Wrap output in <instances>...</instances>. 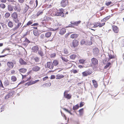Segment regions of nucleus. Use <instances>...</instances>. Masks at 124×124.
Wrapping results in <instances>:
<instances>
[{
    "instance_id": "338daca9",
    "label": "nucleus",
    "mask_w": 124,
    "mask_h": 124,
    "mask_svg": "<svg viewBox=\"0 0 124 124\" xmlns=\"http://www.w3.org/2000/svg\"><path fill=\"white\" fill-rule=\"evenodd\" d=\"M55 76L54 75H51V76L50 79H53L55 78Z\"/></svg>"
},
{
    "instance_id": "c9c22d12",
    "label": "nucleus",
    "mask_w": 124,
    "mask_h": 124,
    "mask_svg": "<svg viewBox=\"0 0 124 124\" xmlns=\"http://www.w3.org/2000/svg\"><path fill=\"white\" fill-rule=\"evenodd\" d=\"M108 55L109 56V60L114 58V56L112 55L111 54H108Z\"/></svg>"
},
{
    "instance_id": "0e129e2a",
    "label": "nucleus",
    "mask_w": 124,
    "mask_h": 124,
    "mask_svg": "<svg viewBox=\"0 0 124 124\" xmlns=\"http://www.w3.org/2000/svg\"><path fill=\"white\" fill-rule=\"evenodd\" d=\"M0 86L1 87H4L1 80H0Z\"/></svg>"
},
{
    "instance_id": "e433bc0d",
    "label": "nucleus",
    "mask_w": 124,
    "mask_h": 124,
    "mask_svg": "<svg viewBox=\"0 0 124 124\" xmlns=\"http://www.w3.org/2000/svg\"><path fill=\"white\" fill-rule=\"evenodd\" d=\"M10 16V14L9 13H6L5 14V17L6 18H8Z\"/></svg>"
},
{
    "instance_id": "3c124183",
    "label": "nucleus",
    "mask_w": 124,
    "mask_h": 124,
    "mask_svg": "<svg viewBox=\"0 0 124 124\" xmlns=\"http://www.w3.org/2000/svg\"><path fill=\"white\" fill-rule=\"evenodd\" d=\"M64 54H67L68 53V52L67 49L65 48L64 50Z\"/></svg>"
},
{
    "instance_id": "a211bd4d",
    "label": "nucleus",
    "mask_w": 124,
    "mask_h": 124,
    "mask_svg": "<svg viewBox=\"0 0 124 124\" xmlns=\"http://www.w3.org/2000/svg\"><path fill=\"white\" fill-rule=\"evenodd\" d=\"M14 25L13 23L11 21H9L8 23V25L10 28L13 27Z\"/></svg>"
},
{
    "instance_id": "9d476101",
    "label": "nucleus",
    "mask_w": 124,
    "mask_h": 124,
    "mask_svg": "<svg viewBox=\"0 0 124 124\" xmlns=\"http://www.w3.org/2000/svg\"><path fill=\"white\" fill-rule=\"evenodd\" d=\"M39 47L37 46H33L31 48L32 51L35 53H37V51L39 50Z\"/></svg>"
},
{
    "instance_id": "ea45409f",
    "label": "nucleus",
    "mask_w": 124,
    "mask_h": 124,
    "mask_svg": "<svg viewBox=\"0 0 124 124\" xmlns=\"http://www.w3.org/2000/svg\"><path fill=\"white\" fill-rule=\"evenodd\" d=\"M86 71H87V73L88 75H89L92 73V71L90 69H88Z\"/></svg>"
},
{
    "instance_id": "c03bdc74",
    "label": "nucleus",
    "mask_w": 124,
    "mask_h": 124,
    "mask_svg": "<svg viewBox=\"0 0 124 124\" xmlns=\"http://www.w3.org/2000/svg\"><path fill=\"white\" fill-rule=\"evenodd\" d=\"M50 17H45L44 18V20L45 21H48L50 20Z\"/></svg>"
},
{
    "instance_id": "4c0bfd02",
    "label": "nucleus",
    "mask_w": 124,
    "mask_h": 124,
    "mask_svg": "<svg viewBox=\"0 0 124 124\" xmlns=\"http://www.w3.org/2000/svg\"><path fill=\"white\" fill-rule=\"evenodd\" d=\"M9 85V81L8 80L5 81L4 82V85H5L6 86L8 85Z\"/></svg>"
},
{
    "instance_id": "39448f33",
    "label": "nucleus",
    "mask_w": 124,
    "mask_h": 124,
    "mask_svg": "<svg viewBox=\"0 0 124 124\" xmlns=\"http://www.w3.org/2000/svg\"><path fill=\"white\" fill-rule=\"evenodd\" d=\"M47 67L50 69L52 70L53 69L54 66L51 61L47 62Z\"/></svg>"
},
{
    "instance_id": "ddd939ff",
    "label": "nucleus",
    "mask_w": 124,
    "mask_h": 124,
    "mask_svg": "<svg viewBox=\"0 0 124 124\" xmlns=\"http://www.w3.org/2000/svg\"><path fill=\"white\" fill-rule=\"evenodd\" d=\"M66 30L65 28H62L60 31L59 33L61 35H63L66 32Z\"/></svg>"
},
{
    "instance_id": "e2e57ef3",
    "label": "nucleus",
    "mask_w": 124,
    "mask_h": 124,
    "mask_svg": "<svg viewBox=\"0 0 124 124\" xmlns=\"http://www.w3.org/2000/svg\"><path fill=\"white\" fill-rule=\"evenodd\" d=\"M5 106L4 105L1 107V109H2V110L1 111V112L2 111H4V108L5 107Z\"/></svg>"
},
{
    "instance_id": "f704fd0d",
    "label": "nucleus",
    "mask_w": 124,
    "mask_h": 124,
    "mask_svg": "<svg viewBox=\"0 0 124 124\" xmlns=\"http://www.w3.org/2000/svg\"><path fill=\"white\" fill-rule=\"evenodd\" d=\"M0 7L3 9H4L6 7L5 5L4 4H0Z\"/></svg>"
},
{
    "instance_id": "a878e982",
    "label": "nucleus",
    "mask_w": 124,
    "mask_h": 124,
    "mask_svg": "<svg viewBox=\"0 0 124 124\" xmlns=\"http://www.w3.org/2000/svg\"><path fill=\"white\" fill-rule=\"evenodd\" d=\"M58 61L56 60H54L52 63L53 65H54L55 66H57L58 64Z\"/></svg>"
},
{
    "instance_id": "603ef678",
    "label": "nucleus",
    "mask_w": 124,
    "mask_h": 124,
    "mask_svg": "<svg viewBox=\"0 0 124 124\" xmlns=\"http://www.w3.org/2000/svg\"><path fill=\"white\" fill-rule=\"evenodd\" d=\"M34 60H35L36 62H38L39 59L38 57H36L34 58Z\"/></svg>"
},
{
    "instance_id": "20e7f679",
    "label": "nucleus",
    "mask_w": 124,
    "mask_h": 124,
    "mask_svg": "<svg viewBox=\"0 0 124 124\" xmlns=\"http://www.w3.org/2000/svg\"><path fill=\"white\" fill-rule=\"evenodd\" d=\"M81 22V21L79 20L78 21H71L70 22V23L71 24H73V25L74 26L75 25L78 26V25L80 24Z\"/></svg>"
},
{
    "instance_id": "052dcab7",
    "label": "nucleus",
    "mask_w": 124,
    "mask_h": 124,
    "mask_svg": "<svg viewBox=\"0 0 124 124\" xmlns=\"http://www.w3.org/2000/svg\"><path fill=\"white\" fill-rule=\"evenodd\" d=\"M56 56V54L55 53H54L51 54V56L52 57H54Z\"/></svg>"
},
{
    "instance_id": "58836bf2",
    "label": "nucleus",
    "mask_w": 124,
    "mask_h": 124,
    "mask_svg": "<svg viewBox=\"0 0 124 124\" xmlns=\"http://www.w3.org/2000/svg\"><path fill=\"white\" fill-rule=\"evenodd\" d=\"M78 61L80 63L83 64H84L85 61V60L83 59H80Z\"/></svg>"
},
{
    "instance_id": "69168bd1",
    "label": "nucleus",
    "mask_w": 124,
    "mask_h": 124,
    "mask_svg": "<svg viewBox=\"0 0 124 124\" xmlns=\"http://www.w3.org/2000/svg\"><path fill=\"white\" fill-rule=\"evenodd\" d=\"M111 16H108L104 18H105V19H106V20H108L110 18Z\"/></svg>"
},
{
    "instance_id": "6e6d98bb",
    "label": "nucleus",
    "mask_w": 124,
    "mask_h": 124,
    "mask_svg": "<svg viewBox=\"0 0 124 124\" xmlns=\"http://www.w3.org/2000/svg\"><path fill=\"white\" fill-rule=\"evenodd\" d=\"M44 34H42L41 35L40 37L41 39H45V37H44Z\"/></svg>"
},
{
    "instance_id": "de8ad7c7",
    "label": "nucleus",
    "mask_w": 124,
    "mask_h": 124,
    "mask_svg": "<svg viewBox=\"0 0 124 124\" xmlns=\"http://www.w3.org/2000/svg\"><path fill=\"white\" fill-rule=\"evenodd\" d=\"M88 42H87V45H91L92 44V42L91 41V40L90 41H87Z\"/></svg>"
},
{
    "instance_id": "4d7b16f0",
    "label": "nucleus",
    "mask_w": 124,
    "mask_h": 124,
    "mask_svg": "<svg viewBox=\"0 0 124 124\" xmlns=\"http://www.w3.org/2000/svg\"><path fill=\"white\" fill-rule=\"evenodd\" d=\"M18 28H19V27L17 26H16L12 29L13 31H15Z\"/></svg>"
},
{
    "instance_id": "423d86ee",
    "label": "nucleus",
    "mask_w": 124,
    "mask_h": 124,
    "mask_svg": "<svg viewBox=\"0 0 124 124\" xmlns=\"http://www.w3.org/2000/svg\"><path fill=\"white\" fill-rule=\"evenodd\" d=\"M99 50L98 48L95 47L93 49V54L95 55H98L99 53Z\"/></svg>"
},
{
    "instance_id": "0eeeda50",
    "label": "nucleus",
    "mask_w": 124,
    "mask_h": 124,
    "mask_svg": "<svg viewBox=\"0 0 124 124\" xmlns=\"http://www.w3.org/2000/svg\"><path fill=\"white\" fill-rule=\"evenodd\" d=\"M91 61L92 63L94 65H97L98 64V60L96 58H92L91 60Z\"/></svg>"
},
{
    "instance_id": "49530a36",
    "label": "nucleus",
    "mask_w": 124,
    "mask_h": 124,
    "mask_svg": "<svg viewBox=\"0 0 124 124\" xmlns=\"http://www.w3.org/2000/svg\"><path fill=\"white\" fill-rule=\"evenodd\" d=\"M32 23V22L31 21H29L27 23L26 25H27V26H29V25H31Z\"/></svg>"
},
{
    "instance_id": "774afa93",
    "label": "nucleus",
    "mask_w": 124,
    "mask_h": 124,
    "mask_svg": "<svg viewBox=\"0 0 124 124\" xmlns=\"http://www.w3.org/2000/svg\"><path fill=\"white\" fill-rule=\"evenodd\" d=\"M48 78V77L47 76H46L44 77L43 79V81H45L46 79H47Z\"/></svg>"
},
{
    "instance_id": "aec40b11",
    "label": "nucleus",
    "mask_w": 124,
    "mask_h": 124,
    "mask_svg": "<svg viewBox=\"0 0 124 124\" xmlns=\"http://www.w3.org/2000/svg\"><path fill=\"white\" fill-rule=\"evenodd\" d=\"M87 42H88L87 40L83 39L81 40L80 43L81 45L85 44L87 45Z\"/></svg>"
},
{
    "instance_id": "7ed1b4c3",
    "label": "nucleus",
    "mask_w": 124,
    "mask_h": 124,
    "mask_svg": "<svg viewBox=\"0 0 124 124\" xmlns=\"http://www.w3.org/2000/svg\"><path fill=\"white\" fill-rule=\"evenodd\" d=\"M79 44V42L76 39L74 40L72 42V47H73L74 48L78 46Z\"/></svg>"
},
{
    "instance_id": "f257e3e1",
    "label": "nucleus",
    "mask_w": 124,
    "mask_h": 124,
    "mask_svg": "<svg viewBox=\"0 0 124 124\" xmlns=\"http://www.w3.org/2000/svg\"><path fill=\"white\" fill-rule=\"evenodd\" d=\"M59 10L57 11L56 12V15L57 16H61L62 17H65L64 12H65V10L62 8L59 9Z\"/></svg>"
},
{
    "instance_id": "13d9d810",
    "label": "nucleus",
    "mask_w": 124,
    "mask_h": 124,
    "mask_svg": "<svg viewBox=\"0 0 124 124\" xmlns=\"http://www.w3.org/2000/svg\"><path fill=\"white\" fill-rule=\"evenodd\" d=\"M112 3L111 1L108 2L106 3V5L107 6H109Z\"/></svg>"
},
{
    "instance_id": "37998d69",
    "label": "nucleus",
    "mask_w": 124,
    "mask_h": 124,
    "mask_svg": "<svg viewBox=\"0 0 124 124\" xmlns=\"http://www.w3.org/2000/svg\"><path fill=\"white\" fill-rule=\"evenodd\" d=\"M61 58L62 60H63L65 62H67L68 61V60L67 59H65V57H63L62 56H61Z\"/></svg>"
},
{
    "instance_id": "f8f14e48",
    "label": "nucleus",
    "mask_w": 124,
    "mask_h": 124,
    "mask_svg": "<svg viewBox=\"0 0 124 124\" xmlns=\"http://www.w3.org/2000/svg\"><path fill=\"white\" fill-rule=\"evenodd\" d=\"M7 65L9 68L11 69L14 66L13 63L10 62H8L7 63Z\"/></svg>"
},
{
    "instance_id": "473e14b6",
    "label": "nucleus",
    "mask_w": 124,
    "mask_h": 124,
    "mask_svg": "<svg viewBox=\"0 0 124 124\" xmlns=\"http://www.w3.org/2000/svg\"><path fill=\"white\" fill-rule=\"evenodd\" d=\"M100 24H101V23L100 22H97L96 23H95V24L94 25L93 27L94 28H96V27L99 26L100 25Z\"/></svg>"
},
{
    "instance_id": "f03ea898",
    "label": "nucleus",
    "mask_w": 124,
    "mask_h": 124,
    "mask_svg": "<svg viewBox=\"0 0 124 124\" xmlns=\"http://www.w3.org/2000/svg\"><path fill=\"white\" fill-rule=\"evenodd\" d=\"M68 3V0H62L61 2V6L64 7L67 6Z\"/></svg>"
},
{
    "instance_id": "6e6552de",
    "label": "nucleus",
    "mask_w": 124,
    "mask_h": 124,
    "mask_svg": "<svg viewBox=\"0 0 124 124\" xmlns=\"http://www.w3.org/2000/svg\"><path fill=\"white\" fill-rule=\"evenodd\" d=\"M13 93L14 92L13 91H12L8 93L5 96V99H7L13 96Z\"/></svg>"
},
{
    "instance_id": "2f4dec72",
    "label": "nucleus",
    "mask_w": 124,
    "mask_h": 124,
    "mask_svg": "<svg viewBox=\"0 0 124 124\" xmlns=\"http://www.w3.org/2000/svg\"><path fill=\"white\" fill-rule=\"evenodd\" d=\"M13 20L14 22L15 23H18L19 22V20L18 17L17 18H16L13 19Z\"/></svg>"
},
{
    "instance_id": "cd10ccee",
    "label": "nucleus",
    "mask_w": 124,
    "mask_h": 124,
    "mask_svg": "<svg viewBox=\"0 0 124 124\" xmlns=\"http://www.w3.org/2000/svg\"><path fill=\"white\" fill-rule=\"evenodd\" d=\"M92 82L94 87L95 88H96L97 87L98 85L96 81L95 80H92Z\"/></svg>"
},
{
    "instance_id": "412c9836",
    "label": "nucleus",
    "mask_w": 124,
    "mask_h": 124,
    "mask_svg": "<svg viewBox=\"0 0 124 124\" xmlns=\"http://www.w3.org/2000/svg\"><path fill=\"white\" fill-rule=\"evenodd\" d=\"M12 17L13 19L16 18H17L18 16L17 13L15 12L12 15Z\"/></svg>"
},
{
    "instance_id": "bb28decb",
    "label": "nucleus",
    "mask_w": 124,
    "mask_h": 124,
    "mask_svg": "<svg viewBox=\"0 0 124 124\" xmlns=\"http://www.w3.org/2000/svg\"><path fill=\"white\" fill-rule=\"evenodd\" d=\"M76 57V55L75 54H73L70 55V58L71 59L74 60L75 58Z\"/></svg>"
},
{
    "instance_id": "f3484780",
    "label": "nucleus",
    "mask_w": 124,
    "mask_h": 124,
    "mask_svg": "<svg viewBox=\"0 0 124 124\" xmlns=\"http://www.w3.org/2000/svg\"><path fill=\"white\" fill-rule=\"evenodd\" d=\"M52 32L51 31L47 32L45 34L46 37L48 38L50 37L51 35Z\"/></svg>"
},
{
    "instance_id": "2eb2a0df",
    "label": "nucleus",
    "mask_w": 124,
    "mask_h": 124,
    "mask_svg": "<svg viewBox=\"0 0 124 124\" xmlns=\"http://www.w3.org/2000/svg\"><path fill=\"white\" fill-rule=\"evenodd\" d=\"M19 62L20 64L22 65H26L27 63L23 59L20 58L19 60Z\"/></svg>"
},
{
    "instance_id": "72a5a7b5",
    "label": "nucleus",
    "mask_w": 124,
    "mask_h": 124,
    "mask_svg": "<svg viewBox=\"0 0 124 124\" xmlns=\"http://www.w3.org/2000/svg\"><path fill=\"white\" fill-rule=\"evenodd\" d=\"M24 42V43H26L28 44L30 42V41H29L26 37L25 38V40Z\"/></svg>"
},
{
    "instance_id": "5fc2aeb1",
    "label": "nucleus",
    "mask_w": 124,
    "mask_h": 124,
    "mask_svg": "<svg viewBox=\"0 0 124 124\" xmlns=\"http://www.w3.org/2000/svg\"><path fill=\"white\" fill-rule=\"evenodd\" d=\"M13 7L15 10H17L18 9L17 6L15 5L14 6H13Z\"/></svg>"
},
{
    "instance_id": "bf43d9fd",
    "label": "nucleus",
    "mask_w": 124,
    "mask_h": 124,
    "mask_svg": "<svg viewBox=\"0 0 124 124\" xmlns=\"http://www.w3.org/2000/svg\"><path fill=\"white\" fill-rule=\"evenodd\" d=\"M53 38H52L51 39H48L47 40L46 39V40H45V42H47L48 41H52L53 40Z\"/></svg>"
},
{
    "instance_id": "393cba45",
    "label": "nucleus",
    "mask_w": 124,
    "mask_h": 124,
    "mask_svg": "<svg viewBox=\"0 0 124 124\" xmlns=\"http://www.w3.org/2000/svg\"><path fill=\"white\" fill-rule=\"evenodd\" d=\"M13 6L11 5L10 4L8 5V10L9 11H12L13 10Z\"/></svg>"
},
{
    "instance_id": "4468645a",
    "label": "nucleus",
    "mask_w": 124,
    "mask_h": 124,
    "mask_svg": "<svg viewBox=\"0 0 124 124\" xmlns=\"http://www.w3.org/2000/svg\"><path fill=\"white\" fill-rule=\"evenodd\" d=\"M113 30L114 32L116 33H117L118 31V28L116 26H113Z\"/></svg>"
},
{
    "instance_id": "864d4df0",
    "label": "nucleus",
    "mask_w": 124,
    "mask_h": 124,
    "mask_svg": "<svg viewBox=\"0 0 124 124\" xmlns=\"http://www.w3.org/2000/svg\"><path fill=\"white\" fill-rule=\"evenodd\" d=\"M71 72L73 73H76L78 72L77 70H71Z\"/></svg>"
},
{
    "instance_id": "7c9ffc66",
    "label": "nucleus",
    "mask_w": 124,
    "mask_h": 124,
    "mask_svg": "<svg viewBox=\"0 0 124 124\" xmlns=\"http://www.w3.org/2000/svg\"><path fill=\"white\" fill-rule=\"evenodd\" d=\"M11 79L12 81L14 82L16 81L17 80L16 78L14 76L11 77Z\"/></svg>"
},
{
    "instance_id": "09e8293b",
    "label": "nucleus",
    "mask_w": 124,
    "mask_h": 124,
    "mask_svg": "<svg viewBox=\"0 0 124 124\" xmlns=\"http://www.w3.org/2000/svg\"><path fill=\"white\" fill-rule=\"evenodd\" d=\"M84 102H81L79 104V107H81L83 106L84 105Z\"/></svg>"
},
{
    "instance_id": "dca6fc26",
    "label": "nucleus",
    "mask_w": 124,
    "mask_h": 124,
    "mask_svg": "<svg viewBox=\"0 0 124 124\" xmlns=\"http://www.w3.org/2000/svg\"><path fill=\"white\" fill-rule=\"evenodd\" d=\"M79 36V35L76 33H74L71 35L70 37L73 39H76Z\"/></svg>"
},
{
    "instance_id": "5701e85b",
    "label": "nucleus",
    "mask_w": 124,
    "mask_h": 124,
    "mask_svg": "<svg viewBox=\"0 0 124 124\" xmlns=\"http://www.w3.org/2000/svg\"><path fill=\"white\" fill-rule=\"evenodd\" d=\"M33 33L35 36H38L39 33L38 32V31L37 30H34L33 31Z\"/></svg>"
},
{
    "instance_id": "79ce46f5",
    "label": "nucleus",
    "mask_w": 124,
    "mask_h": 124,
    "mask_svg": "<svg viewBox=\"0 0 124 124\" xmlns=\"http://www.w3.org/2000/svg\"><path fill=\"white\" fill-rule=\"evenodd\" d=\"M43 13V11H38L37 13V16H39V15H41Z\"/></svg>"
},
{
    "instance_id": "6ab92c4d",
    "label": "nucleus",
    "mask_w": 124,
    "mask_h": 124,
    "mask_svg": "<svg viewBox=\"0 0 124 124\" xmlns=\"http://www.w3.org/2000/svg\"><path fill=\"white\" fill-rule=\"evenodd\" d=\"M56 79H59L61 78H63L64 77V76L62 75H60L58 74L56 75Z\"/></svg>"
},
{
    "instance_id": "c756f323",
    "label": "nucleus",
    "mask_w": 124,
    "mask_h": 124,
    "mask_svg": "<svg viewBox=\"0 0 124 124\" xmlns=\"http://www.w3.org/2000/svg\"><path fill=\"white\" fill-rule=\"evenodd\" d=\"M79 107L78 105V104H77V105L73 106L72 109L73 110H76L78 109Z\"/></svg>"
},
{
    "instance_id": "1a4fd4ad",
    "label": "nucleus",
    "mask_w": 124,
    "mask_h": 124,
    "mask_svg": "<svg viewBox=\"0 0 124 124\" xmlns=\"http://www.w3.org/2000/svg\"><path fill=\"white\" fill-rule=\"evenodd\" d=\"M40 69V67L37 65L35 66L32 68V70L35 72L39 71Z\"/></svg>"
},
{
    "instance_id": "a19ab883",
    "label": "nucleus",
    "mask_w": 124,
    "mask_h": 124,
    "mask_svg": "<svg viewBox=\"0 0 124 124\" xmlns=\"http://www.w3.org/2000/svg\"><path fill=\"white\" fill-rule=\"evenodd\" d=\"M82 74L83 76H88V75L87 73V71H85L82 72Z\"/></svg>"
},
{
    "instance_id": "a18cd8bd",
    "label": "nucleus",
    "mask_w": 124,
    "mask_h": 124,
    "mask_svg": "<svg viewBox=\"0 0 124 124\" xmlns=\"http://www.w3.org/2000/svg\"><path fill=\"white\" fill-rule=\"evenodd\" d=\"M38 53L41 56H44V54L42 51H39L38 52Z\"/></svg>"
},
{
    "instance_id": "8fccbe9b",
    "label": "nucleus",
    "mask_w": 124,
    "mask_h": 124,
    "mask_svg": "<svg viewBox=\"0 0 124 124\" xmlns=\"http://www.w3.org/2000/svg\"><path fill=\"white\" fill-rule=\"evenodd\" d=\"M74 27V26L73 25V24H69L68 26H67L66 27V28H67L68 27Z\"/></svg>"
},
{
    "instance_id": "9b49d317",
    "label": "nucleus",
    "mask_w": 124,
    "mask_h": 124,
    "mask_svg": "<svg viewBox=\"0 0 124 124\" xmlns=\"http://www.w3.org/2000/svg\"><path fill=\"white\" fill-rule=\"evenodd\" d=\"M64 96L66 98L68 99H70L71 97V95L69 94H67L65 91L64 93Z\"/></svg>"
},
{
    "instance_id": "c85d7f7f",
    "label": "nucleus",
    "mask_w": 124,
    "mask_h": 124,
    "mask_svg": "<svg viewBox=\"0 0 124 124\" xmlns=\"http://www.w3.org/2000/svg\"><path fill=\"white\" fill-rule=\"evenodd\" d=\"M83 108H82L79 110L78 111L79 113L80 116H81L83 115Z\"/></svg>"
},
{
    "instance_id": "680f3d73",
    "label": "nucleus",
    "mask_w": 124,
    "mask_h": 124,
    "mask_svg": "<svg viewBox=\"0 0 124 124\" xmlns=\"http://www.w3.org/2000/svg\"><path fill=\"white\" fill-rule=\"evenodd\" d=\"M28 7H25L24 8L23 10L25 11V12H26L28 10Z\"/></svg>"
},
{
    "instance_id": "4be33fe9",
    "label": "nucleus",
    "mask_w": 124,
    "mask_h": 124,
    "mask_svg": "<svg viewBox=\"0 0 124 124\" xmlns=\"http://www.w3.org/2000/svg\"><path fill=\"white\" fill-rule=\"evenodd\" d=\"M19 70L20 72L24 73L26 71L27 69L25 68H22L19 69Z\"/></svg>"
},
{
    "instance_id": "b1692460",
    "label": "nucleus",
    "mask_w": 124,
    "mask_h": 124,
    "mask_svg": "<svg viewBox=\"0 0 124 124\" xmlns=\"http://www.w3.org/2000/svg\"><path fill=\"white\" fill-rule=\"evenodd\" d=\"M111 63L110 62H108L106 65L104 66V69H107L109 68L108 69H109L110 67H109V66L111 65Z\"/></svg>"
}]
</instances>
